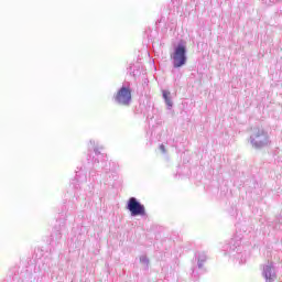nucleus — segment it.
Returning <instances> with one entry per match:
<instances>
[{
  "instance_id": "nucleus-8",
  "label": "nucleus",
  "mask_w": 282,
  "mask_h": 282,
  "mask_svg": "<svg viewBox=\"0 0 282 282\" xmlns=\"http://www.w3.org/2000/svg\"><path fill=\"white\" fill-rule=\"evenodd\" d=\"M262 276L265 282L276 281V267L272 262H268L263 265Z\"/></svg>"
},
{
  "instance_id": "nucleus-3",
  "label": "nucleus",
  "mask_w": 282,
  "mask_h": 282,
  "mask_svg": "<svg viewBox=\"0 0 282 282\" xmlns=\"http://www.w3.org/2000/svg\"><path fill=\"white\" fill-rule=\"evenodd\" d=\"M249 142L253 149H265L270 147V133L263 128H253L249 138Z\"/></svg>"
},
{
  "instance_id": "nucleus-5",
  "label": "nucleus",
  "mask_w": 282,
  "mask_h": 282,
  "mask_svg": "<svg viewBox=\"0 0 282 282\" xmlns=\"http://www.w3.org/2000/svg\"><path fill=\"white\" fill-rule=\"evenodd\" d=\"M186 44L181 41L174 47V52L171 54L172 65L174 69H180V67H184L188 62V56L186 55Z\"/></svg>"
},
{
  "instance_id": "nucleus-12",
  "label": "nucleus",
  "mask_w": 282,
  "mask_h": 282,
  "mask_svg": "<svg viewBox=\"0 0 282 282\" xmlns=\"http://www.w3.org/2000/svg\"><path fill=\"white\" fill-rule=\"evenodd\" d=\"M159 151L163 154V155H166V147L164 144H161L159 147Z\"/></svg>"
},
{
  "instance_id": "nucleus-15",
  "label": "nucleus",
  "mask_w": 282,
  "mask_h": 282,
  "mask_svg": "<svg viewBox=\"0 0 282 282\" xmlns=\"http://www.w3.org/2000/svg\"><path fill=\"white\" fill-rule=\"evenodd\" d=\"M83 182H87V176L86 175L83 176Z\"/></svg>"
},
{
  "instance_id": "nucleus-10",
  "label": "nucleus",
  "mask_w": 282,
  "mask_h": 282,
  "mask_svg": "<svg viewBox=\"0 0 282 282\" xmlns=\"http://www.w3.org/2000/svg\"><path fill=\"white\" fill-rule=\"evenodd\" d=\"M62 234L61 231L53 232L51 235V246H54L57 241H61Z\"/></svg>"
},
{
  "instance_id": "nucleus-13",
  "label": "nucleus",
  "mask_w": 282,
  "mask_h": 282,
  "mask_svg": "<svg viewBox=\"0 0 282 282\" xmlns=\"http://www.w3.org/2000/svg\"><path fill=\"white\" fill-rule=\"evenodd\" d=\"M80 195H83V194H80L79 191H76V192H75V197H76V199H79V198H80Z\"/></svg>"
},
{
  "instance_id": "nucleus-9",
  "label": "nucleus",
  "mask_w": 282,
  "mask_h": 282,
  "mask_svg": "<svg viewBox=\"0 0 282 282\" xmlns=\"http://www.w3.org/2000/svg\"><path fill=\"white\" fill-rule=\"evenodd\" d=\"M162 96L167 109H173V98L171 97V91L162 90Z\"/></svg>"
},
{
  "instance_id": "nucleus-11",
  "label": "nucleus",
  "mask_w": 282,
  "mask_h": 282,
  "mask_svg": "<svg viewBox=\"0 0 282 282\" xmlns=\"http://www.w3.org/2000/svg\"><path fill=\"white\" fill-rule=\"evenodd\" d=\"M140 262L143 263L147 269L149 268V258L147 256H141Z\"/></svg>"
},
{
  "instance_id": "nucleus-14",
  "label": "nucleus",
  "mask_w": 282,
  "mask_h": 282,
  "mask_svg": "<svg viewBox=\"0 0 282 282\" xmlns=\"http://www.w3.org/2000/svg\"><path fill=\"white\" fill-rule=\"evenodd\" d=\"M80 174H78V173H76V180H77V182H79L80 181Z\"/></svg>"
},
{
  "instance_id": "nucleus-4",
  "label": "nucleus",
  "mask_w": 282,
  "mask_h": 282,
  "mask_svg": "<svg viewBox=\"0 0 282 282\" xmlns=\"http://www.w3.org/2000/svg\"><path fill=\"white\" fill-rule=\"evenodd\" d=\"M131 91V83H123L120 89L112 96L115 105H119V107H131L133 100Z\"/></svg>"
},
{
  "instance_id": "nucleus-2",
  "label": "nucleus",
  "mask_w": 282,
  "mask_h": 282,
  "mask_svg": "<svg viewBox=\"0 0 282 282\" xmlns=\"http://www.w3.org/2000/svg\"><path fill=\"white\" fill-rule=\"evenodd\" d=\"M225 256L234 257L239 263H246L248 256L241 251V237H234L223 247Z\"/></svg>"
},
{
  "instance_id": "nucleus-1",
  "label": "nucleus",
  "mask_w": 282,
  "mask_h": 282,
  "mask_svg": "<svg viewBox=\"0 0 282 282\" xmlns=\"http://www.w3.org/2000/svg\"><path fill=\"white\" fill-rule=\"evenodd\" d=\"M91 150L93 171H90L89 175L102 171L106 184H111L113 181L118 180V165L116 162L107 160V154L102 152L105 148L98 141L90 140L89 151Z\"/></svg>"
},
{
  "instance_id": "nucleus-7",
  "label": "nucleus",
  "mask_w": 282,
  "mask_h": 282,
  "mask_svg": "<svg viewBox=\"0 0 282 282\" xmlns=\"http://www.w3.org/2000/svg\"><path fill=\"white\" fill-rule=\"evenodd\" d=\"M127 209L129 210L131 217H145L147 215V208L135 197L129 198Z\"/></svg>"
},
{
  "instance_id": "nucleus-6",
  "label": "nucleus",
  "mask_w": 282,
  "mask_h": 282,
  "mask_svg": "<svg viewBox=\"0 0 282 282\" xmlns=\"http://www.w3.org/2000/svg\"><path fill=\"white\" fill-rule=\"evenodd\" d=\"M208 260V256H206V252L198 251L194 256V261H196V265L192 268V276L194 281H197L199 279L200 274H204V263Z\"/></svg>"
}]
</instances>
